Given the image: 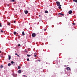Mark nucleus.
I'll return each instance as SVG.
<instances>
[{"mask_svg": "<svg viewBox=\"0 0 77 77\" xmlns=\"http://www.w3.org/2000/svg\"><path fill=\"white\" fill-rule=\"evenodd\" d=\"M23 76H24V77H25V75H23Z\"/></svg>", "mask_w": 77, "mask_h": 77, "instance_id": "38", "label": "nucleus"}, {"mask_svg": "<svg viewBox=\"0 0 77 77\" xmlns=\"http://www.w3.org/2000/svg\"><path fill=\"white\" fill-rule=\"evenodd\" d=\"M18 72L19 73H21V70H19V71H18Z\"/></svg>", "mask_w": 77, "mask_h": 77, "instance_id": "10", "label": "nucleus"}, {"mask_svg": "<svg viewBox=\"0 0 77 77\" xmlns=\"http://www.w3.org/2000/svg\"><path fill=\"white\" fill-rule=\"evenodd\" d=\"M14 23H16V21H15V20H14Z\"/></svg>", "mask_w": 77, "mask_h": 77, "instance_id": "30", "label": "nucleus"}, {"mask_svg": "<svg viewBox=\"0 0 77 77\" xmlns=\"http://www.w3.org/2000/svg\"><path fill=\"white\" fill-rule=\"evenodd\" d=\"M0 27H2V26L1 23H0Z\"/></svg>", "mask_w": 77, "mask_h": 77, "instance_id": "25", "label": "nucleus"}, {"mask_svg": "<svg viewBox=\"0 0 77 77\" xmlns=\"http://www.w3.org/2000/svg\"><path fill=\"white\" fill-rule=\"evenodd\" d=\"M32 37H35L36 36V34L35 33H33L32 34Z\"/></svg>", "mask_w": 77, "mask_h": 77, "instance_id": "2", "label": "nucleus"}, {"mask_svg": "<svg viewBox=\"0 0 77 77\" xmlns=\"http://www.w3.org/2000/svg\"><path fill=\"white\" fill-rule=\"evenodd\" d=\"M75 73H77V69L75 70Z\"/></svg>", "mask_w": 77, "mask_h": 77, "instance_id": "24", "label": "nucleus"}, {"mask_svg": "<svg viewBox=\"0 0 77 77\" xmlns=\"http://www.w3.org/2000/svg\"><path fill=\"white\" fill-rule=\"evenodd\" d=\"M17 56H18V57H20V55H17Z\"/></svg>", "mask_w": 77, "mask_h": 77, "instance_id": "33", "label": "nucleus"}, {"mask_svg": "<svg viewBox=\"0 0 77 77\" xmlns=\"http://www.w3.org/2000/svg\"><path fill=\"white\" fill-rule=\"evenodd\" d=\"M66 69H67L68 71H69L70 70V68L68 67L67 68H66Z\"/></svg>", "mask_w": 77, "mask_h": 77, "instance_id": "7", "label": "nucleus"}, {"mask_svg": "<svg viewBox=\"0 0 77 77\" xmlns=\"http://www.w3.org/2000/svg\"><path fill=\"white\" fill-rule=\"evenodd\" d=\"M1 32H2V33H3L4 32L2 30H1Z\"/></svg>", "mask_w": 77, "mask_h": 77, "instance_id": "19", "label": "nucleus"}, {"mask_svg": "<svg viewBox=\"0 0 77 77\" xmlns=\"http://www.w3.org/2000/svg\"><path fill=\"white\" fill-rule=\"evenodd\" d=\"M60 6H62V5H60Z\"/></svg>", "mask_w": 77, "mask_h": 77, "instance_id": "37", "label": "nucleus"}, {"mask_svg": "<svg viewBox=\"0 0 77 77\" xmlns=\"http://www.w3.org/2000/svg\"><path fill=\"white\" fill-rule=\"evenodd\" d=\"M25 77H27V76H26V75H25Z\"/></svg>", "mask_w": 77, "mask_h": 77, "instance_id": "40", "label": "nucleus"}, {"mask_svg": "<svg viewBox=\"0 0 77 77\" xmlns=\"http://www.w3.org/2000/svg\"><path fill=\"white\" fill-rule=\"evenodd\" d=\"M11 63H12V64H14V61H12L11 62Z\"/></svg>", "mask_w": 77, "mask_h": 77, "instance_id": "15", "label": "nucleus"}, {"mask_svg": "<svg viewBox=\"0 0 77 77\" xmlns=\"http://www.w3.org/2000/svg\"><path fill=\"white\" fill-rule=\"evenodd\" d=\"M7 24L8 25V26H10V25L11 24V23L9 22H8L7 23Z\"/></svg>", "mask_w": 77, "mask_h": 77, "instance_id": "8", "label": "nucleus"}, {"mask_svg": "<svg viewBox=\"0 0 77 77\" xmlns=\"http://www.w3.org/2000/svg\"><path fill=\"white\" fill-rule=\"evenodd\" d=\"M45 13H46V14H48V11H45Z\"/></svg>", "mask_w": 77, "mask_h": 77, "instance_id": "13", "label": "nucleus"}, {"mask_svg": "<svg viewBox=\"0 0 77 77\" xmlns=\"http://www.w3.org/2000/svg\"><path fill=\"white\" fill-rule=\"evenodd\" d=\"M29 12V11H25V14H28V13Z\"/></svg>", "mask_w": 77, "mask_h": 77, "instance_id": "5", "label": "nucleus"}, {"mask_svg": "<svg viewBox=\"0 0 77 77\" xmlns=\"http://www.w3.org/2000/svg\"><path fill=\"white\" fill-rule=\"evenodd\" d=\"M27 56H28V57H30L31 55H29V54H28L27 55Z\"/></svg>", "mask_w": 77, "mask_h": 77, "instance_id": "16", "label": "nucleus"}, {"mask_svg": "<svg viewBox=\"0 0 77 77\" xmlns=\"http://www.w3.org/2000/svg\"><path fill=\"white\" fill-rule=\"evenodd\" d=\"M39 17H41V16H40V15H39Z\"/></svg>", "mask_w": 77, "mask_h": 77, "instance_id": "35", "label": "nucleus"}, {"mask_svg": "<svg viewBox=\"0 0 77 77\" xmlns=\"http://www.w3.org/2000/svg\"><path fill=\"white\" fill-rule=\"evenodd\" d=\"M8 58L9 59V60H11V55H8Z\"/></svg>", "mask_w": 77, "mask_h": 77, "instance_id": "4", "label": "nucleus"}, {"mask_svg": "<svg viewBox=\"0 0 77 77\" xmlns=\"http://www.w3.org/2000/svg\"><path fill=\"white\" fill-rule=\"evenodd\" d=\"M22 34L23 35H25V34L24 33V31L22 32Z\"/></svg>", "mask_w": 77, "mask_h": 77, "instance_id": "9", "label": "nucleus"}, {"mask_svg": "<svg viewBox=\"0 0 77 77\" xmlns=\"http://www.w3.org/2000/svg\"><path fill=\"white\" fill-rule=\"evenodd\" d=\"M18 46H19V47H20L21 46V45H20V44H19L18 45Z\"/></svg>", "mask_w": 77, "mask_h": 77, "instance_id": "27", "label": "nucleus"}, {"mask_svg": "<svg viewBox=\"0 0 77 77\" xmlns=\"http://www.w3.org/2000/svg\"><path fill=\"white\" fill-rule=\"evenodd\" d=\"M15 75L14 74H13V76H14V77H15Z\"/></svg>", "mask_w": 77, "mask_h": 77, "instance_id": "26", "label": "nucleus"}, {"mask_svg": "<svg viewBox=\"0 0 77 77\" xmlns=\"http://www.w3.org/2000/svg\"><path fill=\"white\" fill-rule=\"evenodd\" d=\"M11 64L10 63H8V66H11Z\"/></svg>", "mask_w": 77, "mask_h": 77, "instance_id": "18", "label": "nucleus"}, {"mask_svg": "<svg viewBox=\"0 0 77 77\" xmlns=\"http://www.w3.org/2000/svg\"><path fill=\"white\" fill-rule=\"evenodd\" d=\"M3 66L2 65H1L0 66V68L1 69H2L3 68Z\"/></svg>", "mask_w": 77, "mask_h": 77, "instance_id": "14", "label": "nucleus"}, {"mask_svg": "<svg viewBox=\"0 0 77 77\" xmlns=\"http://www.w3.org/2000/svg\"><path fill=\"white\" fill-rule=\"evenodd\" d=\"M14 35H17V32H14Z\"/></svg>", "mask_w": 77, "mask_h": 77, "instance_id": "11", "label": "nucleus"}, {"mask_svg": "<svg viewBox=\"0 0 77 77\" xmlns=\"http://www.w3.org/2000/svg\"><path fill=\"white\" fill-rule=\"evenodd\" d=\"M58 8H59V9H61V7L60 6Z\"/></svg>", "mask_w": 77, "mask_h": 77, "instance_id": "23", "label": "nucleus"}, {"mask_svg": "<svg viewBox=\"0 0 77 77\" xmlns=\"http://www.w3.org/2000/svg\"><path fill=\"white\" fill-rule=\"evenodd\" d=\"M56 3L57 6H60V2H57Z\"/></svg>", "mask_w": 77, "mask_h": 77, "instance_id": "1", "label": "nucleus"}, {"mask_svg": "<svg viewBox=\"0 0 77 77\" xmlns=\"http://www.w3.org/2000/svg\"><path fill=\"white\" fill-rule=\"evenodd\" d=\"M58 15H62V16H64V14H62V13H59Z\"/></svg>", "mask_w": 77, "mask_h": 77, "instance_id": "6", "label": "nucleus"}, {"mask_svg": "<svg viewBox=\"0 0 77 77\" xmlns=\"http://www.w3.org/2000/svg\"><path fill=\"white\" fill-rule=\"evenodd\" d=\"M72 13V11L71 10L69 11V14H71Z\"/></svg>", "mask_w": 77, "mask_h": 77, "instance_id": "3", "label": "nucleus"}, {"mask_svg": "<svg viewBox=\"0 0 77 77\" xmlns=\"http://www.w3.org/2000/svg\"><path fill=\"white\" fill-rule=\"evenodd\" d=\"M27 61H29V58H28L27 59Z\"/></svg>", "mask_w": 77, "mask_h": 77, "instance_id": "21", "label": "nucleus"}, {"mask_svg": "<svg viewBox=\"0 0 77 77\" xmlns=\"http://www.w3.org/2000/svg\"><path fill=\"white\" fill-rule=\"evenodd\" d=\"M18 69H20V68H21V67H20V66H18Z\"/></svg>", "mask_w": 77, "mask_h": 77, "instance_id": "17", "label": "nucleus"}, {"mask_svg": "<svg viewBox=\"0 0 77 77\" xmlns=\"http://www.w3.org/2000/svg\"><path fill=\"white\" fill-rule=\"evenodd\" d=\"M15 55H18V54H15Z\"/></svg>", "mask_w": 77, "mask_h": 77, "instance_id": "32", "label": "nucleus"}, {"mask_svg": "<svg viewBox=\"0 0 77 77\" xmlns=\"http://www.w3.org/2000/svg\"><path fill=\"white\" fill-rule=\"evenodd\" d=\"M37 61H38V62H40V61H41V60H37Z\"/></svg>", "mask_w": 77, "mask_h": 77, "instance_id": "22", "label": "nucleus"}, {"mask_svg": "<svg viewBox=\"0 0 77 77\" xmlns=\"http://www.w3.org/2000/svg\"><path fill=\"white\" fill-rule=\"evenodd\" d=\"M46 31V29H45L44 30V31Z\"/></svg>", "mask_w": 77, "mask_h": 77, "instance_id": "36", "label": "nucleus"}, {"mask_svg": "<svg viewBox=\"0 0 77 77\" xmlns=\"http://www.w3.org/2000/svg\"><path fill=\"white\" fill-rule=\"evenodd\" d=\"M34 57H36V55H34Z\"/></svg>", "mask_w": 77, "mask_h": 77, "instance_id": "34", "label": "nucleus"}, {"mask_svg": "<svg viewBox=\"0 0 77 77\" xmlns=\"http://www.w3.org/2000/svg\"><path fill=\"white\" fill-rule=\"evenodd\" d=\"M73 25H75V23H73Z\"/></svg>", "mask_w": 77, "mask_h": 77, "instance_id": "29", "label": "nucleus"}, {"mask_svg": "<svg viewBox=\"0 0 77 77\" xmlns=\"http://www.w3.org/2000/svg\"><path fill=\"white\" fill-rule=\"evenodd\" d=\"M11 2H15V0H11Z\"/></svg>", "mask_w": 77, "mask_h": 77, "instance_id": "20", "label": "nucleus"}, {"mask_svg": "<svg viewBox=\"0 0 77 77\" xmlns=\"http://www.w3.org/2000/svg\"><path fill=\"white\" fill-rule=\"evenodd\" d=\"M25 52H26V53H27V51H25Z\"/></svg>", "mask_w": 77, "mask_h": 77, "instance_id": "31", "label": "nucleus"}, {"mask_svg": "<svg viewBox=\"0 0 77 77\" xmlns=\"http://www.w3.org/2000/svg\"><path fill=\"white\" fill-rule=\"evenodd\" d=\"M73 2H75L76 3H77V0H73Z\"/></svg>", "mask_w": 77, "mask_h": 77, "instance_id": "12", "label": "nucleus"}, {"mask_svg": "<svg viewBox=\"0 0 77 77\" xmlns=\"http://www.w3.org/2000/svg\"><path fill=\"white\" fill-rule=\"evenodd\" d=\"M7 6H9V4H7Z\"/></svg>", "mask_w": 77, "mask_h": 77, "instance_id": "28", "label": "nucleus"}, {"mask_svg": "<svg viewBox=\"0 0 77 77\" xmlns=\"http://www.w3.org/2000/svg\"><path fill=\"white\" fill-rule=\"evenodd\" d=\"M1 51H0V53H1Z\"/></svg>", "mask_w": 77, "mask_h": 77, "instance_id": "39", "label": "nucleus"}]
</instances>
